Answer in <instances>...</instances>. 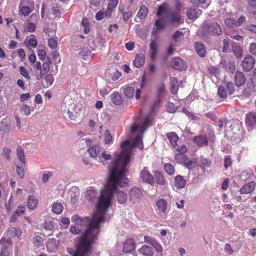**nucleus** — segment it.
<instances>
[{
    "instance_id": "nucleus-15",
    "label": "nucleus",
    "mask_w": 256,
    "mask_h": 256,
    "mask_svg": "<svg viewBox=\"0 0 256 256\" xmlns=\"http://www.w3.org/2000/svg\"><path fill=\"white\" fill-rule=\"evenodd\" d=\"M0 242L2 245L0 256H9L10 252L8 248L10 244H9L8 240L2 238Z\"/></svg>"
},
{
    "instance_id": "nucleus-60",
    "label": "nucleus",
    "mask_w": 256,
    "mask_h": 256,
    "mask_svg": "<svg viewBox=\"0 0 256 256\" xmlns=\"http://www.w3.org/2000/svg\"><path fill=\"white\" fill-rule=\"evenodd\" d=\"M144 238L146 242L149 243L152 246L156 242V240L154 238L148 236H145L144 237Z\"/></svg>"
},
{
    "instance_id": "nucleus-51",
    "label": "nucleus",
    "mask_w": 256,
    "mask_h": 256,
    "mask_svg": "<svg viewBox=\"0 0 256 256\" xmlns=\"http://www.w3.org/2000/svg\"><path fill=\"white\" fill-rule=\"evenodd\" d=\"M10 150L8 148H4L3 150V152H2V156H4L7 160H10Z\"/></svg>"
},
{
    "instance_id": "nucleus-17",
    "label": "nucleus",
    "mask_w": 256,
    "mask_h": 256,
    "mask_svg": "<svg viewBox=\"0 0 256 256\" xmlns=\"http://www.w3.org/2000/svg\"><path fill=\"white\" fill-rule=\"evenodd\" d=\"M135 248V244L132 238H129L126 240L124 244L122 250L125 252H128L134 250Z\"/></svg>"
},
{
    "instance_id": "nucleus-50",
    "label": "nucleus",
    "mask_w": 256,
    "mask_h": 256,
    "mask_svg": "<svg viewBox=\"0 0 256 256\" xmlns=\"http://www.w3.org/2000/svg\"><path fill=\"white\" fill-rule=\"evenodd\" d=\"M20 72L24 78L28 80H30V76L26 68L23 66H20Z\"/></svg>"
},
{
    "instance_id": "nucleus-63",
    "label": "nucleus",
    "mask_w": 256,
    "mask_h": 256,
    "mask_svg": "<svg viewBox=\"0 0 256 256\" xmlns=\"http://www.w3.org/2000/svg\"><path fill=\"white\" fill-rule=\"evenodd\" d=\"M249 50L253 55H256V43H251L250 45Z\"/></svg>"
},
{
    "instance_id": "nucleus-20",
    "label": "nucleus",
    "mask_w": 256,
    "mask_h": 256,
    "mask_svg": "<svg viewBox=\"0 0 256 256\" xmlns=\"http://www.w3.org/2000/svg\"><path fill=\"white\" fill-rule=\"evenodd\" d=\"M51 61L49 58H47L44 62H43L41 69L40 70V78H42L50 70V64Z\"/></svg>"
},
{
    "instance_id": "nucleus-22",
    "label": "nucleus",
    "mask_w": 256,
    "mask_h": 256,
    "mask_svg": "<svg viewBox=\"0 0 256 256\" xmlns=\"http://www.w3.org/2000/svg\"><path fill=\"white\" fill-rule=\"evenodd\" d=\"M195 48L196 52L200 57H204L206 54V49L204 44L200 42L195 43Z\"/></svg>"
},
{
    "instance_id": "nucleus-34",
    "label": "nucleus",
    "mask_w": 256,
    "mask_h": 256,
    "mask_svg": "<svg viewBox=\"0 0 256 256\" xmlns=\"http://www.w3.org/2000/svg\"><path fill=\"white\" fill-rule=\"evenodd\" d=\"M150 58L154 60L157 53V44L155 41L151 42L150 44Z\"/></svg>"
},
{
    "instance_id": "nucleus-61",
    "label": "nucleus",
    "mask_w": 256,
    "mask_h": 256,
    "mask_svg": "<svg viewBox=\"0 0 256 256\" xmlns=\"http://www.w3.org/2000/svg\"><path fill=\"white\" fill-rule=\"evenodd\" d=\"M44 228L46 230H52L54 228L53 223L50 221H46L44 223Z\"/></svg>"
},
{
    "instance_id": "nucleus-1",
    "label": "nucleus",
    "mask_w": 256,
    "mask_h": 256,
    "mask_svg": "<svg viewBox=\"0 0 256 256\" xmlns=\"http://www.w3.org/2000/svg\"><path fill=\"white\" fill-rule=\"evenodd\" d=\"M152 118L150 116L146 118L142 124L134 123L130 128L132 133H138L137 136L134 138L132 144H130L128 140L123 142L120 145L122 151L116 152L114 154V159L109 166L110 176L104 186L98 198V202L102 193H108L110 195V206L114 193H116L118 200L120 204H124L127 200V195L122 191L117 190V187L126 186L128 184V179L126 174L128 170V164L130 162V156L132 152L133 148L136 147L140 150L143 148L142 144V134L144 130L150 125Z\"/></svg>"
},
{
    "instance_id": "nucleus-40",
    "label": "nucleus",
    "mask_w": 256,
    "mask_h": 256,
    "mask_svg": "<svg viewBox=\"0 0 256 256\" xmlns=\"http://www.w3.org/2000/svg\"><path fill=\"white\" fill-rule=\"evenodd\" d=\"M19 10L20 14L24 16H28L31 12V10L29 6H22L21 4H20L19 6Z\"/></svg>"
},
{
    "instance_id": "nucleus-8",
    "label": "nucleus",
    "mask_w": 256,
    "mask_h": 256,
    "mask_svg": "<svg viewBox=\"0 0 256 256\" xmlns=\"http://www.w3.org/2000/svg\"><path fill=\"white\" fill-rule=\"evenodd\" d=\"M170 12V10L168 4L164 3L158 7L156 16L160 18H162V16L166 17Z\"/></svg>"
},
{
    "instance_id": "nucleus-33",
    "label": "nucleus",
    "mask_w": 256,
    "mask_h": 256,
    "mask_svg": "<svg viewBox=\"0 0 256 256\" xmlns=\"http://www.w3.org/2000/svg\"><path fill=\"white\" fill-rule=\"evenodd\" d=\"M54 77L52 74H48L44 77V82L43 85L44 87L48 88L54 82Z\"/></svg>"
},
{
    "instance_id": "nucleus-23",
    "label": "nucleus",
    "mask_w": 256,
    "mask_h": 256,
    "mask_svg": "<svg viewBox=\"0 0 256 256\" xmlns=\"http://www.w3.org/2000/svg\"><path fill=\"white\" fill-rule=\"evenodd\" d=\"M145 61V56L142 54H137L135 60H134V64L136 68L142 66Z\"/></svg>"
},
{
    "instance_id": "nucleus-12",
    "label": "nucleus",
    "mask_w": 256,
    "mask_h": 256,
    "mask_svg": "<svg viewBox=\"0 0 256 256\" xmlns=\"http://www.w3.org/2000/svg\"><path fill=\"white\" fill-rule=\"evenodd\" d=\"M156 206L160 212L166 214L168 210V202L164 198H160L156 202Z\"/></svg>"
},
{
    "instance_id": "nucleus-62",
    "label": "nucleus",
    "mask_w": 256,
    "mask_h": 256,
    "mask_svg": "<svg viewBox=\"0 0 256 256\" xmlns=\"http://www.w3.org/2000/svg\"><path fill=\"white\" fill-rule=\"evenodd\" d=\"M118 0H110L108 7L114 10V8L118 4Z\"/></svg>"
},
{
    "instance_id": "nucleus-18",
    "label": "nucleus",
    "mask_w": 256,
    "mask_h": 256,
    "mask_svg": "<svg viewBox=\"0 0 256 256\" xmlns=\"http://www.w3.org/2000/svg\"><path fill=\"white\" fill-rule=\"evenodd\" d=\"M38 203L37 198L33 196H30L28 198L26 206L29 210H34L36 208Z\"/></svg>"
},
{
    "instance_id": "nucleus-37",
    "label": "nucleus",
    "mask_w": 256,
    "mask_h": 256,
    "mask_svg": "<svg viewBox=\"0 0 256 256\" xmlns=\"http://www.w3.org/2000/svg\"><path fill=\"white\" fill-rule=\"evenodd\" d=\"M112 158V156L110 154H106V152H103L98 156V160L104 164V162Z\"/></svg>"
},
{
    "instance_id": "nucleus-36",
    "label": "nucleus",
    "mask_w": 256,
    "mask_h": 256,
    "mask_svg": "<svg viewBox=\"0 0 256 256\" xmlns=\"http://www.w3.org/2000/svg\"><path fill=\"white\" fill-rule=\"evenodd\" d=\"M10 130V127L5 122H2L0 125V134L2 136H4L6 134H7Z\"/></svg>"
},
{
    "instance_id": "nucleus-52",
    "label": "nucleus",
    "mask_w": 256,
    "mask_h": 256,
    "mask_svg": "<svg viewBox=\"0 0 256 256\" xmlns=\"http://www.w3.org/2000/svg\"><path fill=\"white\" fill-rule=\"evenodd\" d=\"M26 210V207L24 206H20L16 210L14 214L18 216L24 214Z\"/></svg>"
},
{
    "instance_id": "nucleus-13",
    "label": "nucleus",
    "mask_w": 256,
    "mask_h": 256,
    "mask_svg": "<svg viewBox=\"0 0 256 256\" xmlns=\"http://www.w3.org/2000/svg\"><path fill=\"white\" fill-rule=\"evenodd\" d=\"M138 252L144 256H153L154 253L153 248L146 244L143 245L138 249Z\"/></svg>"
},
{
    "instance_id": "nucleus-49",
    "label": "nucleus",
    "mask_w": 256,
    "mask_h": 256,
    "mask_svg": "<svg viewBox=\"0 0 256 256\" xmlns=\"http://www.w3.org/2000/svg\"><path fill=\"white\" fill-rule=\"evenodd\" d=\"M28 46L32 48H35L37 46V41L36 38L32 36L26 42Z\"/></svg>"
},
{
    "instance_id": "nucleus-43",
    "label": "nucleus",
    "mask_w": 256,
    "mask_h": 256,
    "mask_svg": "<svg viewBox=\"0 0 256 256\" xmlns=\"http://www.w3.org/2000/svg\"><path fill=\"white\" fill-rule=\"evenodd\" d=\"M166 172L170 176L172 175L174 172V168L170 164H166L164 166Z\"/></svg>"
},
{
    "instance_id": "nucleus-58",
    "label": "nucleus",
    "mask_w": 256,
    "mask_h": 256,
    "mask_svg": "<svg viewBox=\"0 0 256 256\" xmlns=\"http://www.w3.org/2000/svg\"><path fill=\"white\" fill-rule=\"evenodd\" d=\"M8 233L14 234L12 236H18L20 234V229L12 228L9 229Z\"/></svg>"
},
{
    "instance_id": "nucleus-59",
    "label": "nucleus",
    "mask_w": 256,
    "mask_h": 256,
    "mask_svg": "<svg viewBox=\"0 0 256 256\" xmlns=\"http://www.w3.org/2000/svg\"><path fill=\"white\" fill-rule=\"evenodd\" d=\"M239 177L242 182H244L248 178L249 174L246 171H242L240 174Z\"/></svg>"
},
{
    "instance_id": "nucleus-46",
    "label": "nucleus",
    "mask_w": 256,
    "mask_h": 256,
    "mask_svg": "<svg viewBox=\"0 0 256 256\" xmlns=\"http://www.w3.org/2000/svg\"><path fill=\"white\" fill-rule=\"evenodd\" d=\"M112 142V137L108 130H106L104 133V144H110Z\"/></svg>"
},
{
    "instance_id": "nucleus-35",
    "label": "nucleus",
    "mask_w": 256,
    "mask_h": 256,
    "mask_svg": "<svg viewBox=\"0 0 256 256\" xmlns=\"http://www.w3.org/2000/svg\"><path fill=\"white\" fill-rule=\"evenodd\" d=\"M171 92L173 94L177 92L178 90V81L176 78H171Z\"/></svg>"
},
{
    "instance_id": "nucleus-30",
    "label": "nucleus",
    "mask_w": 256,
    "mask_h": 256,
    "mask_svg": "<svg viewBox=\"0 0 256 256\" xmlns=\"http://www.w3.org/2000/svg\"><path fill=\"white\" fill-rule=\"evenodd\" d=\"M148 9L144 6H142L137 14V16L140 20H144L148 14Z\"/></svg>"
},
{
    "instance_id": "nucleus-26",
    "label": "nucleus",
    "mask_w": 256,
    "mask_h": 256,
    "mask_svg": "<svg viewBox=\"0 0 256 256\" xmlns=\"http://www.w3.org/2000/svg\"><path fill=\"white\" fill-rule=\"evenodd\" d=\"M194 141L200 146H205L208 144V140L204 136H194Z\"/></svg>"
},
{
    "instance_id": "nucleus-16",
    "label": "nucleus",
    "mask_w": 256,
    "mask_h": 256,
    "mask_svg": "<svg viewBox=\"0 0 256 256\" xmlns=\"http://www.w3.org/2000/svg\"><path fill=\"white\" fill-rule=\"evenodd\" d=\"M256 186V183L252 181L244 186L240 190V192L241 194H248L251 193Z\"/></svg>"
},
{
    "instance_id": "nucleus-10",
    "label": "nucleus",
    "mask_w": 256,
    "mask_h": 256,
    "mask_svg": "<svg viewBox=\"0 0 256 256\" xmlns=\"http://www.w3.org/2000/svg\"><path fill=\"white\" fill-rule=\"evenodd\" d=\"M246 123L248 128L252 129L256 124V114L253 112L248 114L246 118Z\"/></svg>"
},
{
    "instance_id": "nucleus-7",
    "label": "nucleus",
    "mask_w": 256,
    "mask_h": 256,
    "mask_svg": "<svg viewBox=\"0 0 256 256\" xmlns=\"http://www.w3.org/2000/svg\"><path fill=\"white\" fill-rule=\"evenodd\" d=\"M255 63V60L254 57L251 56H248L244 58L242 61V66L246 71H250L254 66Z\"/></svg>"
},
{
    "instance_id": "nucleus-27",
    "label": "nucleus",
    "mask_w": 256,
    "mask_h": 256,
    "mask_svg": "<svg viewBox=\"0 0 256 256\" xmlns=\"http://www.w3.org/2000/svg\"><path fill=\"white\" fill-rule=\"evenodd\" d=\"M248 86L243 90V95L246 96H248L252 94L255 91V88L254 84L251 82L248 84Z\"/></svg>"
},
{
    "instance_id": "nucleus-54",
    "label": "nucleus",
    "mask_w": 256,
    "mask_h": 256,
    "mask_svg": "<svg viewBox=\"0 0 256 256\" xmlns=\"http://www.w3.org/2000/svg\"><path fill=\"white\" fill-rule=\"evenodd\" d=\"M225 24L227 26L234 27L236 26V21L234 18H226L225 20Z\"/></svg>"
},
{
    "instance_id": "nucleus-31",
    "label": "nucleus",
    "mask_w": 256,
    "mask_h": 256,
    "mask_svg": "<svg viewBox=\"0 0 256 256\" xmlns=\"http://www.w3.org/2000/svg\"><path fill=\"white\" fill-rule=\"evenodd\" d=\"M168 137L173 147H175L177 145V142L178 139V138L177 134L174 132L168 133Z\"/></svg>"
},
{
    "instance_id": "nucleus-28",
    "label": "nucleus",
    "mask_w": 256,
    "mask_h": 256,
    "mask_svg": "<svg viewBox=\"0 0 256 256\" xmlns=\"http://www.w3.org/2000/svg\"><path fill=\"white\" fill-rule=\"evenodd\" d=\"M112 100L116 105H120L122 103V99L121 95L118 92H114L112 95Z\"/></svg>"
},
{
    "instance_id": "nucleus-19",
    "label": "nucleus",
    "mask_w": 256,
    "mask_h": 256,
    "mask_svg": "<svg viewBox=\"0 0 256 256\" xmlns=\"http://www.w3.org/2000/svg\"><path fill=\"white\" fill-rule=\"evenodd\" d=\"M234 82L236 85L239 87L243 84L246 82V78L244 74L240 72H236L234 76Z\"/></svg>"
},
{
    "instance_id": "nucleus-45",
    "label": "nucleus",
    "mask_w": 256,
    "mask_h": 256,
    "mask_svg": "<svg viewBox=\"0 0 256 256\" xmlns=\"http://www.w3.org/2000/svg\"><path fill=\"white\" fill-rule=\"evenodd\" d=\"M48 46L52 49H56L58 46L57 38H52L48 40Z\"/></svg>"
},
{
    "instance_id": "nucleus-9",
    "label": "nucleus",
    "mask_w": 256,
    "mask_h": 256,
    "mask_svg": "<svg viewBox=\"0 0 256 256\" xmlns=\"http://www.w3.org/2000/svg\"><path fill=\"white\" fill-rule=\"evenodd\" d=\"M172 66L174 69L180 70H184L186 67V62L178 57L173 58Z\"/></svg>"
},
{
    "instance_id": "nucleus-32",
    "label": "nucleus",
    "mask_w": 256,
    "mask_h": 256,
    "mask_svg": "<svg viewBox=\"0 0 256 256\" xmlns=\"http://www.w3.org/2000/svg\"><path fill=\"white\" fill-rule=\"evenodd\" d=\"M17 157L20 162L23 164H26L24 153L23 149L21 146H18L16 150Z\"/></svg>"
},
{
    "instance_id": "nucleus-39",
    "label": "nucleus",
    "mask_w": 256,
    "mask_h": 256,
    "mask_svg": "<svg viewBox=\"0 0 256 256\" xmlns=\"http://www.w3.org/2000/svg\"><path fill=\"white\" fill-rule=\"evenodd\" d=\"M63 210V206L61 203L57 202L52 206V210L56 214H60Z\"/></svg>"
},
{
    "instance_id": "nucleus-38",
    "label": "nucleus",
    "mask_w": 256,
    "mask_h": 256,
    "mask_svg": "<svg viewBox=\"0 0 256 256\" xmlns=\"http://www.w3.org/2000/svg\"><path fill=\"white\" fill-rule=\"evenodd\" d=\"M100 148L94 146L88 149V152L92 157H96L100 152Z\"/></svg>"
},
{
    "instance_id": "nucleus-21",
    "label": "nucleus",
    "mask_w": 256,
    "mask_h": 256,
    "mask_svg": "<svg viewBox=\"0 0 256 256\" xmlns=\"http://www.w3.org/2000/svg\"><path fill=\"white\" fill-rule=\"evenodd\" d=\"M98 194V192L96 190L92 188H90L86 192V198L89 202H92L95 199Z\"/></svg>"
},
{
    "instance_id": "nucleus-11",
    "label": "nucleus",
    "mask_w": 256,
    "mask_h": 256,
    "mask_svg": "<svg viewBox=\"0 0 256 256\" xmlns=\"http://www.w3.org/2000/svg\"><path fill=\"white\" fill-rule=\"evenodd\" d=\"M136 88V82H133L128 86H126L124 90V92L125 96L128 98H132L134 95Z\"/></svg>"
},
{
    "instance_id": "nucleus-55",
    "label": "nucleus",
    "mask_w": 256,
    "mask_h": 256,
    "mask_svg": "<svg viewBox=\"0 0 256 256\" xmlns=\"http://www.w3.org/2000/svg\"><path fill=\"white\" fill-rule=\"evenodd\" d=\"M52 176V174L50 172H44L42 176V181L46 183L48 182L50 178Z\"/></svg>"
},
{
    "instance_id": "nucleus-14",
    "label": "nucleus",
    "mask_w": 256,
    "mask_h": 256,
    "mask_svg": "<svg viewBox=\"0 0 256 256\" xmlns=\"http://www.w3.org/2000/svg\"><path fill=\"white\" fill-rule=\"evenodd\" d=\"M156 183L161 186H166L168 185L166 180L164 179L162 174L159 171H156L154 173Z\"/></svg>"
},
{
    "instance_id": "nucleus-64",
    "label": "nucleus",
    "mask_w": 256,
    "mask_h": 256,
    "mask_svg": "<svg viewBox=\"0 0 256 256\" xmlns=\"http://www.w3.org/2000/svg\"><path fill=\"white\" fill-rule=\"evenodd\" d=\"M132 15V11H128V12H122V18L124 21H127L128 18Z\"/></svg>"
},
{
    "instance_id": "nucleus-4",
    "label": "nucleus",
    "mask_w": 256,
    "mask_h": 256,
    "mask_svg": "<svg viewBox=\"0 0 256 256\" xmlns=\"http://www.w3.org/2000/svg\"><path fill=\"white\" fill-rule=\"evenodd\" d=\"M202 30L204 34V36L208 34L220 36L222 34L221 28L217 22L204 24Z\"/></svg>"
},
{
    "instance_id": "nucleus-2",
    "label": "nucleus",
    "mask_w": 256,
    "mask_h": 256,
    "mask_svg": "<svg viewBox=\"0 0 256 256\" xmlns=\"http://www.w3.org/2000/svg\"><path fill=\"white\" fill-rule=\"evenodd\" d=\"M184 22L178 10L170 12L166 17L160 18L156 20L153 28L152 34H156L162 30L168 24L178 25Z\"/></svg>"
},
{
    "instance_id": "nucleus-42",
    "label": "nucleus",
    "mask_w": 256,
    "mask_h": 256,
    "mask_svg": "<svg viewBox=\"0 0 256 256\" xmlns=\"http://www.w3.org/2000/svg\"><path fill=\"white\" fill-rule=\"evenodd\" d=\"M186 156L183 154L178 153L176 154L175 160L176 162L179 164L185 162L186 161Z\"/></svg>"
},
{
    "instance_id": "nucleus-3",
    "label": "nucleus",
    "mask_w": 256,
    "mask_h": 256,
    "mask_svg": "<svg viewBox=\"0 0 256 256\" xmlns=\"http://www.w3.org/2000/svg\"><path fill=\"white\" fill-rule=\"evenodd\" d=\"M60 110L64 116L70 122L76 121L78 114L76 112L75 104L68 96L65 98L61 106Z\"/></svg>"
},
{
    "instance_id": "nucleus-5",
    "label": "nucleus",
    "mask_w": 256,
    "mask_h": 256,
    "mask_svg": "<svg viewBox=\"0 0 256 256\" xmlns=\"http://www.w3.org/2000/svg\"><path fill=\"white\" fill-rule=\"evenodd\" d=\"M143 196L142 190L140 188L134 187L130 190V200L134 204L139 203Z\"/></svg>"
},
{
    "instance_id": "nucleus-41",
    "label": "nucleus",
    "mask_w": 256,
    "mask_h": 256,
    "mask_svg": "<svg viewBox=\"0 0 256 256\" xmlns=\"http://www.w3.org/2000/svg\"><path fill=\"white\" fill-rule=\"evenodd\" d=\"M20 110L24 115L28 116L30 114V111L32 110L33 108L26 104H24L20 106Z\"/></svg>"
},
{
    "instance_id": "nucleus-6",
    "label": "nucleus",
    "mask_w": 256,
    "mask_h": 256,
    "mask_svg": "<svg viewBox=\"0 0 256 256\" xmlns=\"http://www.w3.org/2000/svg\"><path fill=\"white\" fill-rule=\"evenodd\" d=\"M140 177L144 182L153 185L154 183V178L146 168H144L140 172Z\"/></svg>"
},
{
    "instance_id": "nucleus-56",
    "label": "nucleus",
    "mask_w": 256,
    "mask_h": 256,
    "mask_svg": "<svg viewBox=\"0 0 256 256\" xmlns=\"http://www.w3.org/2000/svg\"><path fill=\"white\" fill-rule=\"evenodd\" d=\"M196 162L195 160H189L184 162L185 166L188 169L192 168L196 165Z\"/></svg>"
},
{
    "instance_id": "nucleus-57",
    "label": "nucleus",
    "mask_w": 256,
    "mask_h": 256,
    "mask_svg": "<svg viewBox=\"0 0 256 256\" xmlns=\"http://www.w3.org/2000/svg\"><path fill=\"white\" fill-rule=\"evenodd\" d=\"M16 171L18 175L20 178H22L24 176V170L22 166L18 165L16 167Z\"/></svg>"
},
{
    "instance_id": "nucleus-47",
    "label": "nucleus",
    "mask_w": 256,
    "mask_h": 256,
    "mask_svg": "<svg viewBox=\"0 0 256 256\" xmlns=\"http://www.w3.org/2000/svg\"><path fill=\"white\" fill-rule=\"evenodd\" d=\"M218 96L222 98H225L227 96L226 88L224 86H220L218 90Z\"/></svg>"
},
{
    "instance_id": "nucleus-29",
    "label": "nucleus",
    "mask_w": 256,
    "mask_h": 256,
    "mask_svg": "<svg viewBox=\"0 0 256 256\" xmlns=\"http://www.w3.org/2000/svg\"><path fill=\"white\" fill-rule=\"evenodd\" d=\"M232 51L237 58H242V48L238 44H234L232 47Z\"/></svg>"
},
{
    "instance_id": "nucleus-48",
    "label": "nucleus",
    "mask_w": 256,
    "mask_h": 256,
    "mask_svg": "<svg viewBox=\"0 0 256 256\" xmlns=\"http://www.w3.org/2000/svg\"><path fill=\"white\" fill-rule=\"evenodd\" d=\"M173 38L174 41L180 42L184 38V34L181 31L177 30L174 34Z\"/></svg>"
},
{
    "instance_id": "nucleus-25",
    "label": "nucleus",
    "mask_w": 256,
    "mask_h": 256,
    "mask_svg": "<svg viewBox=\"0 0 256 256\" xmlns=\"http://www.w3.org/2000/svg\"><path fill=\"white\" fill-rule=\"evenodd\" d=\"M186 184V180L181 176H177L174 178V186L178 188H184Z\"/></svg>"
},
{
    "instance_id": "nucleus-24",
    "label": "nucleus",
    "mask_w": 256,
    "mask_h": 256,
    "mask_svg": "<svg viewBox=\"0 0 256 256\" xmlns=\"http://www.w3.org/2000/svg\"><path fill=\"white\" fill-rule=\"evenodd\" d=\"M202 11L196 8L190 9L187 12V16L190 19L196 18L198 16L201 15Z\"/></svg>"
},
{
    "instance_id": "nucleus-53",
    "label": "nucleus",
    "mask_w": 256,
    "mask_h": 256,
    "mask_svg": "<svg viewBox=\"0 0 256 256\" xmlns=\"http://www.w3.org/2000/svg\"><path fill=\"white\" fill-rule=\"evenodd\" d=\"M178 106H175L173 103L168 102L167 104V110L169 112L174 113L177 109Z\"/></svg>"
},
{
    "instance_id": "nucleus-44",
    "label": "nucleus",
    "mask_w": 256,
    "mask_h": 256,
    "mask_svg": "<svg viewBox=\"0 0 256 256\" xmlns=\"http://www.w3.org/2000/svg\"><path fill=\"white\" fill-rule=\"evenodd\" d=\"M208 69L210 74L212 75L211 76L212 77V76H214L216 78H217V77L218 76L219 73H220L219 69L216 67H214V66H209Z\"/></svg>"
}]
</instances>
